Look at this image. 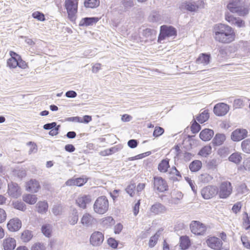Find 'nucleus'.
<instances>
[{
	"instance_id": "a878e982",
	"label": "nucleus",
	"mask_w": 250,
	"mask_h": 250,
	"mask_svg": "<svg viewBox=\"0 0 250 250\" xmlns=\"http://www.w3.org/2000/svg\"><path fill=\"white\" fill-rule=\"evenodd\" d=\"M36 208L39 213L44 214L48 210V203L46 201H40L37 204Z\"/></svg>"
},
{
	"instance_id": "0eeeda50",
	"label": "nucleus",
	"mask_w": 250,
	"mask_h": 250,
	"mask_svg": "<svg viewBox=\"0 0 250 250\" xmlns=\"http://www.w3.org/2000/svg\"><path fill=\"white\" fill-rule=\"evenodd\" d=\"M232 187L231 184L229 181L221 183L218 189V195L221 199H226L231 194Z\"/></svg>"
},
{
	"instance_id": "b1692460",
	"label": "nucleus",
	"mask_w": 250,
	"mask_h": 250,
	"mask_svg": "<svg viewBox=\"0 0 250 250\" xmlns=\"http://www.w3.org/2000/svg\"><path fill=\"white\" fill-rule=\"evenodd\" d=\"M100 19L97 17L83 18L80 22V25L82 26H88L96 23Z\"/></svg>"
},
{
	"instance_id": "9b49d317",
	"label": "nucleus",
	"mask_w": 250,
	"mask_h": 250,
	"mask_svg": "<svg viewBox=\"0 0 250 250\" xmlns=\"http://www.w3.org/2000/svg\"><path fill=\"white\" fill-rule=\"evenodd\" d=\"M190 228L191 232L196 235L203 234L206 229V226L204 224L196 221L191 222Z\"/></svg>"
},
{
	"instance_id": "7c9ffc66",
	"label": "nucleus",
	"mask_w": 250,
	"mask_h": 250,
	"mask_svg": "<svg viewBox=\"0 0 250 250\" xmlns=\"http://www.w3.org/2000/svg\"><path fill=\"white\" fill-rule=\"evenodd\" d=\"M182 6L185 9L190 12H195L199 9L198 5L195 2H186L183 3Z\"/></svg>"
},
{
	"instance_id": "5701e85b",
	"label": "nucleus",
	"mask_w": 250,
	"mask_h": 250,
	"mask_svg": "<svg viewBox=\"0 0 250 250\" xmlns=\"http://www.w3.org/2000/svg\"><path fill=\"white\" fill-rule=\"evenodd\" d=\"M210 54L201 53L196 60V63L203 65H208L210 62Z\"/></svg>"
},
{
	"instance_id": "e433bc0d",
	"label": "nucleus",
	"mask_w": 250,
	"mask_h": 250,
	"mask_svg": "<svg viewBox=\"0 0 250 250\" xmlns=\"http://www.w3.org/2000/svg\"><path fill=\"white\" fill-rule=\"evenodd\" d=\"M212 147L210 146H206L202 147L198 152V155L206 157L211 152Z\"/></svg>"
},
{
	"instance_id": "dca6fc26",
	"label": "nucleus",
	"mask_w": 250,
	"mask_h": 250,
	"mask_svg": "<svg viewBox=\"0 0 250 250\" xmlns=\"http://www.w3.org/2000/svg\"><path fill=\"white\" fill-rule=\"evenodd\" d=\"M207 246L213 250H218L223 245L222 241L215 236H209L206 240Z\"/></svg>"
},
{
	"instance_id": "20e7f679",
	"label": "nucleus",
	"mask_w": 250,
	"mask_h": 250,
	"mask_svg": "<svg viewBox=\"0 0 250 250\" xmlns=\"http://www.w3.org/2000/svg\"><path fill=\"white\" fill-rule=\"evenodd\" d=\"M79 0H64V7L66 10L68 18L71 21H75L78 11Z\"/></svg>"
},
{
	"instance_id": "052dcab7",
	"label": "nucleus",
	"mask_w": 250,
	"mask_h": 250,
	"mask_svg": "<svg viewBox=\"0 0 250 250\" xmlns=\"http://www.w3.org/2000/svg\"><path fill=\"white\" fill-rule=\"evenodd\" d=\"M241 207L242 205L241 202H237L233 206L232 210L234 213H237L238 212L240 211Z\"/></svg>"
},
{
	"instance_id": "2f4dec72",
	"label": "nucleus",
	"mask_w": 250,
	"mask_h": 250,
	"mask_svg": "<svg viewBox=\"0 0 250 250\" xmlns=\"http://www.w3.org/2000/svg\"><path fill=\"white\" fill-rule=\"evenodd\" d=\"M183 195L180 191H175L172 195L171 203L174 204H178L180 203V200L183 198Z\"/></svg>"
},
{
	"instance_id": "412c9836",
	"label": "nucleus",
	"mask_w": 250,
	"mask_h": 250,
	"mask_svg": "<svg viewBox=\"0 0 250 250\" xmlns=\"http://www.w3.org/2000/svg\"><path fill=\"white\" fill-rule=\"evenodd\" d=\"M40 188L39 183L36 180L31 179L26 183V190L27 191L36 193Z\"/></svg>"
},
{
	"instance_id": "864d4df0",
	"label": "nucleus",
	"mask_w": 250,
	"mask_h": 250,
	"mask_svg": "<svg viewBox=\"0 0 250 250\" xmlns=\"http://www.w3.org/2000/svg\"><path fill=\"white\" fill-rule=\"evenodd\" d=\"M168 173L170 175L172 176H176L178 177L180 179L182 178L181 174L180 172L176 169L175 167H172L170 170L168 171Z\"/></svg>"
},
{
	"instance_id": "393cba45",
	"label": "nucleus",
	"mask_w": 250,
	"mask_h": 250,
	"mask_svg": "<svg viewBox=\"0 0 250 250\" xmlns=\"http://www.w3.org/2000/svg\"><path fill=\"white\" fill-rule=\"evenodd\" d=\"M214 135V132L210 129H205L200 133V138L204 141L210 140Z\"/></svg>"
},
{
	"instance_id": "c03bdc74",
	"label": "nucleus",
	"mask_w": 250,
	"mask_h": 250,
	"mask_svg": "<svg viewBox=\"0 0 250 250\" xmlns=\"http://www.w3.org/2000/svg\"><path fill=\"white\" fill-rule=\"evenodd\" d=\"M219 163L220 160L219 159H213L208 162L207 166L210 169H214Z\"/></svg>"
},
{
	"instance_id": "0e129e2a",
	"label": "nucleus",
	"mask_w": 250,
	"mask_h": 250,
	"mask_svg": "<svg viewBox=\"0 0 250 250\" xmlns=\"http://www.w3.org/2000/svg\"><path fill=\"white\" fill-rule=\"evenodd\" d=\"M64 148L66 151H68L69 152H72L74 151L75 150V148L74 146L71 144L66 145L65 146Z\"/></svg>"
},
{
	"instance_id": "4d7b16f0",
	"label": "nucleus",
	"mask_w": 250,
	"mask_h": 250,
	"mask_svg": "<svg viewBox=\"0 0 250 250\" xmlns=\"http://www.w3.org/2000/svg\"><path fill=\"white\" fill-rule=\"evenodd\" d=\"M241 241L243 246L247 249L250 250V242L248 240L247 236H241Z\"/></svg>"
},
{
	"instance_id": "f704fd0d",
	"label": "nucleus",
	"mask_w": 250,
	"mask_h": 250,
	"mask_svg": "<svg viewBox=\"0 0 250 250\" xmlns=\"http://www.w3.org/2000/svg\"><path fill=\"white\" fill-rule=\"evenodd\" d=\"M33 237V234L31 231L29 230H24L21 235V239L24 242L27 243L30 241Z\"/></svg>"
},
{
	"instance_id": "8fccbe9b",
	"label": "nucleus",
	"mask_w": 250,
	"mask_h": 250,
	"mask_svg": "<svg viewBox=\"0 0 250 250\" xmlns=\"http://www.w3.org/2000/svg\"><path fill=\"white\" fill-rule=\"evenodd\" d=\"M136 186L134 184H130L125 189L126 192L131 196H133L135 193Z\"/></svg>"
},
{
	"instance_id": "de8ad7c7",
	"label": "nucleus",
	"mask_w": 250,
	"mask_h": 250,
	"mask_svg": "<svg viewBox=\"0 0 250 250\" xmlns=\"http://www.w3.org/2000/svg\"><path fill=\"white\" fill-rule=\"evenodd\" d=\"M15 208L21 211L25 210L26 208L25 205L22 202L16 201L13 203Z\"/></svg>"
},
{
	"instance_id": "7ed1b4c3",
	"label": "nucleus",
	"mask_w": 250,
	"mask_h": 250,
	"mask_svg": "<svg viewBox=\"0 0 250 250\" xmlns=\"http://www.w3.org/2000/svg\"><path fill=\"white\" fill-rule=\"evenodd\" d=\"M10 58L7 60V65L10 68H16L18 66L21 69H25L28 67L27 62L23 61L21 56L17 53L10 51Z\"/></svg>"
},
{
	"instance_id": "c85d7f7f",
	"label": "nucleus",
	"mask_w": 250,
	"mask_h": 250,
	"mask_svg": "<svg viewBox=\"0 0 250 250\" xmlns=\"http://www.w3.org/2000/svg\"><path fill=\"white\" fill-rule=\"evenodd\" d=\"M242 154L238 152L232 153L229 157V161L233 162L236 164H240L242 161Z\"/></svg>"
},
{
	"instance_id": "603ef678",
	"label": "nucleus",
	"mask_w": 250,
	"mask_h": 250,
	"mask_svg": "<svg viewBox=\"0 0 250 250\" xmlns=\"http://www.w3.org/2000/svg\"><path fill=\"white\" fill-rule=\"evenodd\" d=\"M164 132V129L160 126H156L153 131V135L155 137H158L162 135Z\"/></svg>"
},
{
	"instance_id": "423d86ee",
	"label": "nucleus",
	"mask_w": 250,
	"mask_h": 250,
	"mask_svg": "<svg viewBox=\"0 0 250 250\" xmlns=\"http://www.w3.org/2000/svg\"><path fill=\"white\" fill-rule=\"evenodd\" d=\"M177 31L176 29L171 26L164 25L160 27V32L158 38V42L161 43L162 41L166 38L176 37Z\"/></svg>"
},
{
	"instance_id": "6e6d98bb",
	"label": "nucleus",
	"mask_w": 250,
	"mask_h": 250,
	"mask_svg": "<svg viewBox=\"0 0 250 250\" xmlns=\"http://www.w3.org/2000/svg\"><path fill=\"white\" fill-rule=\"evenodd\" d=\"M107 243L113 249H116L118 245V242L113 238H109L107 240Z\"/></svg>"
},
{
	"instance_id": "09e8293b",
	"label": "nucleus",
	"mask_w": 250,
	"mask_h": 250,
	"mask_svg": "<svg viewBox=\"0 0 250 250\" xmlns=\"http://www.w3.org/2000/svg\"><path fill=\"white\" fill-rule=\"evenodd\" d=\"M27 145L29 146L30 148L28 151L29 154L35 153L38 150V147L36 144L32 142H29Z\"/></svg>"
},
{
	"instance_id": "a18cd8bd",
	"label": "nucleus",
	"mask_w": 250,
	"mask_h": 250,
	"mask_svg": "<svg viewBox=\"0 0 250 250\" xmlns=\"http://www.w3.org/2000/svg\"><path fill=\"white\" fill-rule=\"evenodd\" d=\"M159 237V235L158 234V232H156L153 236L151 237L148 243V246L150 248H153L155 246L157 242Z\"/></svg>"
},
{
	"instance_id": "c756f323",
	"label": "nucleus",
	"mask_w": 250,
	"mask_h": 250,
	"mask_svg": "<svg viewBox=\"0 0 250 250\" xmlns=\"http://www.w3.org/2000/svg\"><path fill=\"white\" fill-rule=\"evenodd\" d=\"M100 0H84V6L87 8H95L100 5Z\"/></svg>"
},
{
	"instance_id": "aec40b11",
	"label": "nucleus",
	"mask_w": 250,
	"mask_h": 250,
	"mask_svg": "<svg viewBox=\"0 0 250 250\" xmlns=\"http://www.w3.org/2000/svg\"><path fill=\"white\" fill-rule=\"evenodd\" d=\"M95 222V219L89 213L84 214L81 220V223L85 227H91Z\"/></svg>"
},
{
	"instance_id": "13d9d810",
	"label": "nucleus",
	"mask_w": 250,
	"mask_h": 250,
	"mask_svg": "<svg viewBox=\"0 0 250 250\" xmlns=\"http://www.w3.org/2000/svg\"><path fill=\"white\" fill-rule=\"evenodd\" d=\"M236 18L234 17L233 15H230L229 13H227L225 15V19L229 22L233 24L234 22L235 21Z\"/></svg>"
},
{
	"instance_id": "680f3d73",
	"label": "nucleus",
	"mask_w": 250,
	"mask_h": 250,
	"mask_svg": "<svg viewBox=\"0 0 250 250\" xmlns=\"http://www.w3.org/2000/svg\"><path fill=\"white\" fill-rule=\"evenodd\" d=\"M6 218V214L5 210L0 208V223L3 222Z\"/></svg>"
},
{
	"instance_id": "a19ab883",
	"label": "nucleus",
	"mask_w": 250,
	"mask_h": 250,
	"mask_svg": "<svg viewBox=\"0 0 250 250\" xmlns=\"http://www.w3.org/2000/svg\"><path fill=\"white\" fill-rule=\"evenodd\" d=\"M43 128L46 130H49V135L51 136L56 135L58 133L59 127L60 126H43Z\"/></svg>"
},
{
	"instance_id": "6e6552de",
	"label": "nucleus",
	"mask_w": 250,
	"mask_h": 250,
	"mask_svg": "<svg viewBox=\"0 0 250 250\" xmlns=\"http://www.w3.org/2000/svg\"><path fill=\"white\" fill-rule=\"evenodd\" d=\"M218 192V188L215 186H208L201 190V195L205 199H209L215 196Z\"/></svg>"
},
{
	"instance_id": "4468645a",
	"label": "nucleus",
	"mask_w": 250,
	"mask_h": 250,
	"mask_svg": "<svg viewBox=\"0 0 250 250\" xmlns=\"http://www.w3.org/2000/svg\"><path fill=\"white\" fill-rule=\"evenodd\" d=\"M104 240V234L100 231H95L91 235L90 238V244L93 246H100Z\"/></svg>"
},
{
	"instance_id": "3c124183",
	"label": "nucleus",
	"mask_w": 250,
	"mask_h": 250,
	"mask_svg": "<svg viewBox=\"0 0 250 250\" xmlns=\"http://www.w3.org/2000/svg\"><path fill=\"white\" fill-rule=\"evenodd\" d=\"M233 105L236 108H241L244 105V101L240 98L235 99L233 102Z\"/></svg>"
},
{
	"instance_id": "69168bd1",
	"label": "nucleus",
	"mask_w": 250,
	"mask_h": 250,
	"mask_svg": "<svg viewBox=\"0 0 250 250\" xmlns=\"http://www.w3.org/2000/svg\"><path fill=\"white\" fill-rule=\"evenodd\" d=\"M119 192L120 190L115 189L112 192H110V195L113 200H115L118 196Z\"/></svg>"
},
{
	"instance_id": "f8f14e48",
	"label": "nucleus",
	"mask_w": 250,
	"mask_h": 250,
	"mask_svg": "<svg viewBox=\"0 0 250 250\" xmlns=\"http://www.w3.org/2000/svg\"><path fill=\"white\" fill-rule=\"evenodd\" d=\"M248 131L245 129H236L231 133V139L235 142L241 141L248 136Z\"/></svg>"
},
{
	"instance_id": "49530a36",
	"label": "nucleus",
	"mask_w": 250,
	"mask_h": 250,
	"mask_svg": "<svg viewBox=\"0 0 250 250\" xmlns=\"http://www.w3.org/2000/svg\"><path fill=\"white\" fill-rule=\"evenodd\" d=\"M212 179V176L208 173L202 174L199 177L200 181L205 183L209 182Z\"/></svg>"
},
{
	"instance_id": "2eb2a0df",
	"label": "nucleus",
	"mask_w": 250,
	"mask_h": 250,
	"mask_svg": "<svg viewBox=\"0 0 250 250\" xmlns=\"http://www.w3.org/2000/svg\"><path fill=\"white\" fill-rule=\"evenodd\" d=\"M167 208L159 202H156L149 208V212L152 215H160L167 211Z\"/></svg>"
},
{
	"instance_id": "1a4fd4ad",
	"label": "nucleus",
	"mask_w": 250,
	"mask_h": 250,
	"mask_svg": "<svg viewBox=\"0 0 250 250\" xmlns=\"http://www.w3.org/2000/svg\"><path fill=\"white\" fill-rule=\"evenodd\" d=\"M153 185L154 189L161 192L166 191L168 188L166 181L161 177H154Z\"/></svg>"
},
{
	"instance_id": "a211bd4d",
	"label": "nucleus",
	"mask_w": 250,
	"mask_h": 250,
	"mask_svg": "<svg viewBox=\"0 0 250 250\" xmlns=\"http://www.w3.org/2000/svg\"><path fill=\"white\" fill-rule=\"evenodd\" d=\"M91 201V196L87 195H80L76 200L78 206L83 209L85 208L87 204L90 203Z\"/></svg>"
},
{
	"instance_id": "39448f33",
	"label": "nucleus",
	"mask_w": 250,
	"mask_h": 250,
	"mask_svg": "<svg viewBox=\"0 0 250 250\" xmlns=\"http://www.w3.org/2000/svg\"><path fill=\"white\" fill-rule=\"evenodd\" d=\"M108 200L104 196L99 197L93 205L94 211L99 214L105 213L108 210Z\"/></svg>"
},
{
	"instance_id": "c9c22d12",
	"label": "nucleus",
	"mask_w": 250,
	"mask_h": 250,
	"mask_svg": "<svg viewBox=\"0 0 250 250\" xmlns=\"http://www.w3.org/2000/svg\"><path fill=\"white\" fill-rule=\"evenodd\" d=\"M226 140V136L223 134H217L213 140V144L216 146L221 145Z\"/></svg>"
},
{
	"instance_id": "4c0bfd02",
	"label": "nucleus",
	"mask_w": 250,
	"mask_h": 250,
	"mask_svg": "<svg viewBox=\"0 0 250 250\" xmlns=\"http://www.w3.org/2000/svg\"><path fill=\"white\" fill-rule=\"evenodd\" d=\"M242 151L246 153L250 154V139H247L241 143Z\"/></svg>"
},
{
	"instance_id": "9d476101",
	"label": "nucleus",
	"mask_w": 250,
	"mask_h": 250,
	"mask_svg": "<svg viewBox=\"0 0 250 250\" xmlns=\"http://www.w3.org/2000/svg\"><path fill=\"white\" fill-rule=\"evenodd\" d=\"M229 105L224 103L216 104L213 107V112L217 116H225L229 112Z\"/></svg>"
},
{
	"instance_id": "338daca9",
	"label": "nucleus",
	"mask_w": 250,
	"mask_h": 250,
	"mask_svg": "<svg viewBox=\"0 0 250 250\" xmlns=\"http://www.w3.org/2000/svg\"><path fill=\"white\" fill-rule=\"evenodd\" d=\"M244 167L245 170L250 171V157L245 160L244 163Z\"/></svg>"
},
{
	"instance_id": "37998d69",
	"label": "nucleus",
	"mask_w": 250,
	"mask_h": 250,
	"mask_svg": "<svg viewBox=\"0 0 250 250\" xmlns=\"http://www.w3.org/2000/svg\"><path fill=\"white\" fill-rule=\"evenodd\" d=\"M30 250H46V247L42 243L37 242L32 245Z\"/></svg>"
},
{
	"instance_id": "473e14b6",
	"label": "nucleus",
	"mask_w": 250,
	"mask_h": 250,
	"mask_svg": "<svg viewBox=\"0 0 250 250\" xmlns=\"http://www.w3.org/2000/svg\"><path fill=\"white\" fill-rule=\"evenodd\" d=\"M190 245V241L186 236H181L180 239V247L182 250L187 249Z\"/></svg>"
},
{
	"instance_id": "cd10ccee",
	"label": "nucleus",
	"mask_w": 250,
	"mask_h": 250,
	"mask_svg": "<svg viewBox=\"0 0 250 250\" xmlns=\"http://www.w3.org/2000/svg\"><path fill=\"white\" fill-rule=\"evenodd\" d=\"M23 200L27 204L34 205L37 201L38 198L36 195L27 194L22 196Z\"/></svg>"
},
{
	"instance_id": "72a5a7b5",
	"label": "nucleus",
	"mask_w": 250,
	"mask_h": 250,
	"mask_svg": "<svg viewBox=\"0 0 250 250\" xmlns=\"http://www.w3.org/2000/svg\"><path fill=\"white\" fill-rule=\"evenodd\" d=\"M202 162L199 160H195L190 163L189 167L192 172H196L199 170L202 167Z\"/></svg>"
},
{
	"instance_id": "f03ea898",
	"label": "nucleus",
	"mask_w": 250,
	"mask_h": 250,
	"mask_svg": "<svg viewBox=\"0 0 250 250\" xmlns=\"http://www.w3.org/2000/svg\"><path fill=\"white\" fill-rule=\"evenodd\" d=\"M250 4L247 0H229L227 9L231 12L236 13L240 16L249 14Z\"/></svg>"
},
{
	"instance_id": "ddd939ff",
	"label": "nucleus",
	"mask_w": 250,
	"mask_h": 250,
	"mask_svg": "<svg viewBox=\"0 0 250 250\" xmlns=\"http://www.w3.org/2000/svg\"><path fill=\"white\" fill-rule=\"evenodd\" d=\"M209 118V112L208 109H205L198 114L193 120L192 125H199L207 121Z\"/></svg>"
},
{
	"instance_id": "774afa93",
	"label": "nucleus",
	"mask_w": 250,
	"mask_h": 250,
	"mask_svg": "<svg viewBox=\"0 0 250 250\" xmlns=\"http://www.w3.org/2000/svg\"><path fill=\"white\" fill-rule=\"evenodd\" d=\"M65 95L68 98H75L77 96V93L73 90H70L66 92Z\"/></svg>"
},
{
	"instance_id": "f3484780",
	"label": "nucleus",
	"mask_w": 250,
	"mask_h": 250,
	"mask_svg": "<svg viewBox=\"0 0 250 250\" xmlns=\"http://www.w3.org/2000/svg\"><path fill=\"white\" fill-rule=\"evenodd\" d=\"M8 194L15 198H17L21 194L20 188L15 183H11L8 184Z\"/></svg>"
},
{
	"instance_id": "79ce46f5",
	"label": "nucleus",
	"mask_w": 250,
	"mask_h": 250,
	"mask_svg": "<svg viewBox=\"0 0 250 250\" xmlns=\"http://www.w3.org/2000/svg\"><path fill=\"white\" fill-rule=\"evenodd\" d=\"M32 16L33 18L37 19L39 21H43L45 20L44 15L39 11L34 12L32 14Z\"/></svg>"
},
{
	"instance_id": "4be33fe9",
	"label": "nucleus",
	"mask_w": 250,
	"mask_h": 250,
	"mask_svg": "<svg viewBox=\"0 0 250 250\" xmlns=\"http://www.w3.org/2000/svg\"><path fill=\"white\" fill-rule=\"evenodd\" d=\"M2 245L4 250H13L16 246V242L14 238L8 237L3 240Z\"/></svg>"
},
{
	"instance_id": "6ab92c4d",
	"label": "nucleus",
	"mask_w": 250,
	"mask_h": 250,
	"mask_svg": "<svg viewBox=\"0 0 250 250\" xmlns=\"http://www.w3.org/2000/svg\"><path fill=\"white\" fill-rule=\"evenodd\" d=\"M21 227V222L18 218L11 219L7 224L8 229L11 231L18 230Z\"/></svg>"
},
{
	"instance_id": "f257e3e1",
	"label": "nucleus",
	"mask_w": 250,
	"mask_h": 250,
	"mask_svg": "<svg viewBox=\"0 0 250 250\" xmlns=\"http://www.w3.org/2000/svg\"><path fill=\"white\" fill-rule=\"evenodd\" d=\"M214 40L224 44L233 42L236 38L233 29L228 25L218 23L215 24L212 29Z\"/></svg>"
},
{
	"instance_id": "5fc2aeb1",
	"label": "nucleus",
	"mask_w": 250,
	"mask_h": 250,
	"mask_svg": "<svg viewBox=\"0 0 250 250\" xmlns=\"http://www.w3.org/2000/svg\"><path fill=\"white\" fill-rule=\"evenodd\" d=\"M229 150L228 147H222L218 150V154L221 157H225L229 154Z\"/></svg>"
},
{
	"instance_id": "ea45409f",
	"label": "nucleus",
	"mask_w": 250,
	"mask_h": 250,
	"mask_svg": "<svg viewBox=\"0 0 250 250\" xmlns=\"http://www.w3.org/2000/svg\"><path fill=\"white\" fill-rule=\"evenodd\" d=\"M78 221V213L77 210H74L68 217V221L70 225H74Z\"/></svg>"
},
{
	"instance_id": "bb28decb",
	"label": "nucleus",
	"mask_w": 250,
	"mask_h": 250,
	"mask_svg": "<svg viewBox=\"0 0 250 250\" xmlns=\"http://www.w3.org/2000/svg\"><path fill=\"white\" fill-rule=\"evenodd\" d=\"M169 161V159H166L161 161L158 166V169L160 172L165 173L167 171L168 168L170 167Z\"/></svg>"
},
{
	"instance_id": "bf43d9fd",
	"label": "nucleus",
	"mask_w": 250,
	"mask_h": 250,
	"mask_svg": "<svg viewBox=\"0 0 250 250\" xmlns=\"http://www.w3.org/2000/svg\"><path fill=\"white\" fill-rule=\"evenodd\" d=\"M75 180L76 186L78 187L82 186L87 182V180L86 179L82 178L75 179Z\"/></svg>"
},
{
	"instance_id": "e2e57ef3",
	"label": "nucleus",
	"mask_w": 250,
	"mask_h": 250,
	"mask_svg": "<svg viewBox=\"0 0 250 250\" xmlns=\"http://www.w3.org/2000/svg\"><path fill=\"white\" fill-rule=\"evenodd\" d=\"M128 146L132 148H135L138 145V141L136 140L131 139L128 141Z\"/></svg>"
},
{
	"instance_id": "58836bf2",
	"label": "nucleus",
	"mask_w": 250,
	"mask_h": 250,
	"mask_svg": "<svg viewBox=\"0 0 250 250\" xmlns=\"http://www.w3.org/2000/svg\"><path fill=\"white\" fill-rule=\"evenodd\" d=\"M42 232L46 237H50L52 233V227L49 224H44L42 227Z\"/></svg>"
}]
</instances>
